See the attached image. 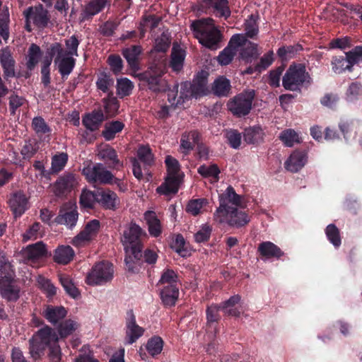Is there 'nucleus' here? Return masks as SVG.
Here are the masks:
<instances>
[{
  "label": "nucleus",
  "instance_id": "obj_53",
  "mask_svg": "<svg viewBox=\"0 0 362 362\" xmlns=\"http://www.w3.org/2000/svg\"><path fill=\"white\" fill-rule=\"evenodd\" d=\"M95 202H97V192L83 191L80 197V204L83 207L92 208Z\"/></svg>",
  "mask_w": 362,
  "mask_h": 362
},
{
  "label": "nucleus",
  "instance_id": "obj_37",
  "mask_svg": "<svg viewBox=\"0 0 362 362\" xmlns=\"http://www.w3.org/2000/svg\"><path fill=\"white\" fill-rule=\"evenodd\" d=\"M199 141V134L197 132H190L182 135L181 138L180 148L185 153L192 150L194 145Z\"/></svg>",
  "mask_w": 362,
  "mask_h": 362
},
{
  "label": "nucleus",
  "instance_id": "obj_19",
  "mask_svg": "<svg viewBox=\"0 0 362 362\" xmlns=\"http://www.w3.org/2000/svg\"><path fill=\"white\" fill-rule=\"evenodd\" d=\"M20 289L14 285L13 278L0 279V294L8 301H16L19 298Z\"/></svg>",
  "mask_w": 362,
  "mask_h": 362
},
{
  "label": "nucleus",
  "instance_id": "obj_56",
  "mask_svg": "<svg viewBox=\"0 0 362 362\" xmlns=\"http://www.w3.org/2000/svg\"><path fill=\"white\" fill-rule=\"evenodd\" d=\"M345 59L347 60V66H352L362 60V46L356 47L352 51L346 53Z\"/></svg>",
  "mask_w": 362,
  "mask_h": 362
},
{
  "label": "nucleus",
  "instance_id": "obj_51",
  "mask_svg": "<svg viewBox=\"0 0 362 362\" xmlns=\"http://www.w3.org/2000/svg\"><path fill=\"white\" fill-rule=\"evenodd\" d=\"M163 342L160 337H154L150 339L146 344L148 352L153 356L160 354L163 349Z\"/></svg>",
  "mask_w": 362,
  "mask_h": 362
},
{
  "label": "nucleus",
  "instance_id": "obj_58",
  "mask_svg": "<svg viewBox=\"0 0 362 362\" xmlns=\"http://www.w3.org/2000/svg\"><path fill=\"white\" fill-rule=\"evenodd\" d=\"M113 79L106 74H100L96 82L97 87L104 93L109 91L110 87L113 86Z\"/></svg>",
  "mask_w": 362,
  "mask_h": 362
},
{
  "label": "nucleus",
  "instance_id": "obj_48",
  "mask_svg": "<svg viewBox=\"0 0 362 362\" xmlns=\"http://www.w3.org/2000/svg\"><path fill=\"white\" fill-rule=\"evenodd\" d=\"M137 156L139 160L146 165L150 166L153 163V156L148 146H139L137 150Z\"/></svg>",
  "mask_w": 362,
  "mask_h": 362
},
{
  "label": "nucleus",
  "instance_id": "obj_20",
  "mask_svg": "<svg viewBox=\"0 0 362 362\" xmlns=\"http://www.w3.org/2000/svg\"><path fill=\"white\" fill-rule=\"evenodd\" d=\"M306 162V153L303 151H295L285 162V168L290 172L296 173L305 165Z\"/></svg>",
  "mask_w": 362,
  "mask_h": 362
},
{
  "label": "nucleus",
  "instance_id": "obj_22",
  "mask_svg": "<svg viewBox=\"0 0 362 362\" xmlns=\"http://www.w3.org/2000/svg\"><path fill=\"white\" fill-rule=\"evenodd\" d=\"M107 0H91L83 8L81 21H86L102 11L107 5Z\"/></svg>",
  "mask_w": 362,
  "mask_h": 362
},
{
  "label": "nucleus",
  "instance_id": "obj_49",
  "mask_svg": "<svg viewBox=\"0 0 362 362\" xmlns=\"http://www.w3.org/2000/svg\"><path fill=\"white\" fill-rule=\"evenodd\" d=\"M197 171L204 177H211L214 181H217L218 180L220 170L216 165H202L199 167Z\"/></svg>",
  "mask_w": 362,
  "mask_h": 362
},
{
  "label": "nucleus",
  "instance_id": "obj_54",
  "mask_svg": "<svg viewBox=\"0 0 362 362\" xmlns=\"http://www.w3.org/2000/svg\"><path fill=\"white\" fill-rule=\"evenodd\" d=\"M14 272L9 261L4 255H0V277L1 279L13 278Z\"/></svg>",
  "mask_w": 362,
  "mask_h": 362
},
{
  "label": "nucleus",
  "instance_id": "obj_36",
  "mask_svg": "<svg viewBox=\"0 0 362 362\" xmlns=\"http://www.w3.org/2000/svg\"><path fill=\"white\" fill-rule=\"evenodd\" d=\"M185 54L184 50L173 47L171 54L170 66L175 71H179L182 69Z\"/></svg>",
  "mask_w": 362,
  "mask_h": 362
},
{
  "label": "nucleus",
  "instance_id": "obj_61",
  "mask_svg": "<svg viewBox=\"0 0 362 362\" xmlns=\"http://www.w3.org/2000/svg\"><path fill=\"white\" fill-rule=\"evenodd\" d=\"M37 281L40 288L46 292L47 296L51 297L56 294L57 289L49 279L40 276Z\"/></svg>",
  "mask_w": 362,
  "mask_h": 362
},
{
  "label": "nucleus",
  "instance_id": "obj_64",
  "mask_svg": "<svg viewBox=\"0 0 362 362\" xmlns=\"http://www.w3.org/2000/svg\"><path fill=\"white\" fill-rule=\"evenodd\" d=\"M32 125L37 134H44L50 132L49 127L41 117H35L33 119Z\"/></svg>",
  "mask_w": 362,
  "mask_h": 362
},
{
  "label": "nucleus",
  "instance_id": "obj_28",
  "mask_svg": "<svg viewBox=\"0 0 362 362\" xmlns=\"http://www.w3.org/2000/svg\"><path fill=\"white\" fill-rule=\"evenodd\" d=\"M144 218L148 227V232L153 237H158L162 231L160 222L156 213L148 211L144 214Z\"/></svg>",
  "mask_w": 362,
  "mask_h": 362
},
{
  "label": "nucleus",
  "instance_id": "obj_16",
  "mask_svg": "<svg viewBox=\"0 0 362 362\" xmlns=\"http://www.w3.org/2000/svg\"><path fill=\"white\" fill-rule=\"evenodd\" d=\"M8 204L14 216L18 218L28 209V199L22 191H17L11 195Z\"/></svg>",
  "mask_w": 362,
  "mask_h": 362
},
{
  "label": "nucleus",
  "instance_id": "obj_25",
  "mask_svg": "<svg viewBox=\"0 0 362 362\" xmlns=\"http://www.w3.org/2000/svg\"><path fill=\"white\" fill-rule=\"evenodd\" d=\"M259 254L267 258H280L284 255L281 250L274 243L270 241H266L260 243L258 247Z\"/></svg>",
  "mask_w": 362,
  "mask_h": 362
},
{
  "label": "nucleus",
  "instance_id": "obj_1",
  "mask_svg": "<svg viewBox=\"0 0 362 362\" xmlns=\"http://www.w3.org/2000/svg\"><path fill=\"white\" fill-rule=\"evenodd\" d=\"M219 206L214 214V220L220 224L239 228L250 221V217L244 211L246 207L245 199L238 194L231 186L218 196Z\"/></svg>",
  "mask_w": 362,
  "mask_h": 362
},
{
  "label": "nucleus",
  "instance_id": "obj_23",
  "mask_svg": "<svg viewBox=\"0 0 362 362\" xmlns=\"http://www.w3.org/2000/svg\"><path fill=\"white\" fill-rule=\"evenodd\" d=\"M0 63L2 68L4 69V72L6 77L14 76L15 61L8 48L6 47L1 50Z\"/></svg>",
  "mask_w": 362,
  "mask_h": 362
},
{
  "label": "nucleus",
  "instance_id": "obj_55",
  "mask_svg": "<svg viewBox=\"0 0 362 362\" xmlns=\"http://www.w3.org/2000/svg\"><path fill=\"white\" fill-rule=\"evenodd\" d=\"M236 51L234 47L231 46L226 47L218 56L217 60L221 65H228L229 64L234 56L236 54Z\"/></svg>",
  "mask_w": 362,
  "mask_h": 362
},
{
  "label": "nucleus",
  "instance_id": "obj_14",
  "mask_svg": "<svg viewBox=\"0 0 362 362\" xmlns=\"http://www.w3.org/2000/svg\"><path fill=\"white\" fill-rule=\"evenodd\" d=\"M144 333V329L140 327L136 321L135 315L131 310L127 313L125 329V344H132Z\"/></svg>",
  "mask_w": 362,
  "mask_h": 362
},
{
  "label": "nucleus",
  "instance_id": "obj_40",
  "mask_svg": "<svg viewBox=\"0 0 362 362\" xmlns=\"http://www.w3.org/2000/svg\"><path fill=\"white\" fill-rule=\"evenodd\" d=\"M98 156L101 159L110 161V165L113 167L122 165L117 158L115 150L111 147L107 146L102 148L98 153Z\"/></svg>",
  "mask_w": 362,
  "mask_h": 362
},
{
  "label": "nucleus",
  "instance_id": "obj_57",
  "mask_svg": "<svg viewBox=\"0 0 362 362\" xmlns=\"http://www.w3.org/2000/svg\"><path fill=\"white\" fill-rule=\"evenodd\" d=\"M170 38L168 33H163L159 37L155 40L154 50L156 52H165L170 46Z\"/></svg>",
  "mask_w": 362,
  "mask_h": 362
},
{
  "label": "nucleus",
  "instance_id": "obj_29",
  "mask_svg": "<svg viewBox=\"0 0 362 362\" xmlns=\"http://www.w3.org/2000/svg\"><path fill=\"white\" fill-rule=\"evenodd\" d=\"M240 296H233L228 300L220 305L221 310L226 315L238 317L242 313L241 310L236 307V305L240 302Z\"/></svg>",
  "mask_w": 362,
  "mask_h": 362
},
{
  "label": "nucleus",
  "instance_id": "obj_63",
  "mask_svg": "<svg viewBox=\"0 0 362 362\" xmlns=\"http://www.w3.org/2000/svg\"><path fill=\"white\" fill-rule=\"evenodd\" d=\"M212 228L207 224L202 225L200 229L194 234L195 241L197 243H202L207 241L209 239Z\"/></svg>",
  "mask_w": 362,
  "mask_h": 362
},
{
  "label": "nucleus",
  "instance_id": "obj_34",
  "mask_svg": "<svg viewBox=\"0 0 362 362\" xmlns=\"http://www.w3.org/2000/svg\"><path fill=\"white\" fill-rule=\"evenodd\" d=\"M124 127V123L120 121L107 122L105 125V129L103 131L102 134L107 141H110L113 139L115 137V135L120 132Z\"/></svg>",
  "mask_w": 362,
  "mask_h": 362
},
{
  "label": "nucleus",
  "instance_id": "obj_33",
  "mask_svg": "<svg viewBox=\"0 0 362 362\" xmlns=\"http://www.w3.org/2000/svg\"><path fill=\"white\" fill-rule=\"evenodd\" d=\"M179 288L177 286L163 287L160 291V297L163 303L166 305H175L178 298Z\"/></svg>",
  "mask_w": 362,
  "mask_h": 362
},
{
  "label": "nucleus",
  "instance_id": "obj_31",
  "mask_svg": "<svg viewBox=\"0 0 362 362\" xmlns=\"http://www.w3.org/2000/svg\"><path fill=\"white\" fill-rule=\"evenodd\" d=\"M178 175H168L165 182L157 188V192L162 194H175L178 190Z\"/></svg>",
  "mask_w": 362,
  "mask_h": 362
},
{
  "label": "nucleus",
  "instance_id": "obj_32",
  "mask_svg": "<svg viewBox=\"0 0 362 362\" xmlns=\"http://www.w3.org/2000/svg\"><path fill=\"white\" fill-rule=\"evenodd\" d=\"M243 136L247 144H258L263 141L264 132L259 127H249L245 129Z\"/></svg>",
  "mask_w": 362,
  "mask_h": 362
},
{
  "label": "nucleus",
  "instance_id": "obj_24",
  "mask_svg": "<svg viewBox=\"0 0 362 362\" xmlns=\"http://www.w3.org/2000/svg\"><path fill=\"white\" fill-rule=\"evenodd\" d=\"M42 315L50 323L55 325L66 316V310L62 306L47 305Z\"/></svg>",
  "mask_w": 362,
  "mask_h": 362
},
{
  "label": "nucleus",
  "instance_id": "obj_10",
  "mask_svg": "<svg viewBox=\"0 0 362 362\" xmlns=\"http://www.w3.org/2000/svg\"><path fill=\"white\" fill-rule=\"evenodd\" d=\"M82 173L92 184L112 185L114 180L112 173L101 163L88 164L83 168Z\"/></svg>",
  "mask_w": 362,
  "mask_h": 362
},
{
  "label": "nucleus",
  "instance_id": "obj_42",
  "mask_svg": "<svg viewBox=\"0 0 362 362\" xmlns=\"http://www.w3.org/2000/svg\"><path fill=\"white\" fill-rule=\"evenodd\" d=\"M78 327L79 324L76 321L66 320L59 325L58 332L62 338H65L76 331Z\"/></svg>",
  "mask_w": 362,
  "mask_h": 362
},
{
  "label": "nucleus",
  "instance_id": "obj_62",
  "mask_svg": "<svg viewBox=\"0 0 362 362\" xmlns=\"http://www.w3.org/2000/svg\"><path fill=\"white\" fill-rule=\"evenodd\" d=\"M26 100L24 98L13 93L9 97V110L12 115H15L18 108L24 105Z\"/></svg>",
  "mask_w": 362,
  "mask_h": 362
},
{
  "label": "nucleus",
  "instance_id": "obj_47",
  "mask_svg": "<svg viewBox=\"0 0 362 362\" xmlns=\"http://www.w3.org/2000/svg\"><path fill=\"white\" fill-rule=\"evenodd\" d=\"M134 88L133 83L127 78H122L117 80V92L120 98L129 95Z\"/></svg>",
  "mask_w": 362,
  "mask_h": 362
},
{
  "label": "nucleus",
  "instance_id": "obj_52",
  "mask_svg": "<svg viewBox=\"0 0 362 362\" xmlns=\"http://www.w3.org/2000/svg\"><path fill=\"white\" fill-rule=\"evenodd\" d=\"M206 204L207 201L205 199L191 200L186 206V211L193 216H197L202 213V209Z\"/></svg>",
  "mask_w": 362,
  "mask_h": 362
},
{
  "label": "nucleus",
  "instance_id": "obj_4",
  "mask_svg": "<svg viewBox=\"0 0 362 362\" xmlns=\"http://www.w3.org/2000/svg\"><path fill=\"white\" fill-rule=\"evenodd\" d=\"M80 41L77 37L72 35L65 40V49L59 42L52 44L48 48V52L51 55H56L54 62L63 78L68 76L75 66L76 59L74 57L78 56V47Z\"/></svg>",
  "mask_w": 362,
  "mask_h": 362
},
{
  "label": "nucleus",
  "instance_id": "obj_15",
  "mask_svg": "<svg viewBox=\"0 0 362 362\" xmlns=\"http://www.w3.org/2000/svg\"><path fill=\"white\" fill-rule=\"evenodd\" d=\"M23 14L25 19L33 21V23L39 28H45L49 21L48 11L42 6L30 7L24 11Z\"/></svg>",
  "mask_w": 362,
  "mask_h": 362
},
{
  "label": "nucleus",
  "instance_id": "obj_27",
  "mask_svg": "<svg viewBox=\"0 0 362 362\" xmlns=\"http://www.w3.org/2000/svg\"><path fill=\"white\" fill-rule=\"evenodd\" d=\"M74 256V251L69 245H60L54 251V260L62 264L71 262Z\"/></svg>",
  "mask_w": 362,
  "mask_h": 362
},
{
  "label": "nucleus",
  "instance_id": "obj_12",
  "mask_svg": "<svg viewBox=\"0 0 362 362\" xmlns=\"http://www.w3.org/2000/svg\"><path fill=\"white\" fill-rule=\"evenodd\" d=\"M197 8L202 12L212 13L215 16L225 19L231 13L228 0H200Z\"/></svg>",
  "mask_w": 362,
  "mask_h": 362
},
{
  "label": "nucleus",
  "instance_id": "obj_13",
  "mask_svg": "<svg viewBox=\"0 0 362 362\" xmlns=\"http://www.w3.org/2000/svg\"><path fill=\"white\" fill-rule=\"evenodd\" d=\"M163 71L161 66H151L150 69L141 74L140 79L146 81L148 88L153 92L165 91L168 88V83L161 78Z\"/></svg>",
  "mask_w": 362,
  "mask_h": 362
},
{
  "label": "nucleus",
  "instance_id": "obj_41",
  "mask_svg": "<svg viewBox=\"0 0 362 362\" xmlns=\"http://www.w3.org/2000/svg\"><path fill=\"white\" fill-rule=\"evenodd\" d=\"M160 21V17L153 15H148L144 17L143 21L140 24L141 37L144 36L146 29L152 30L157 28Z\"/></svg>",
  "mask_w": 362,
  "mask_h": 362
},
{
  "label": "nucleus",
  "instance_id": "obj_3",
  "mask_svg": "<svg viewBox=\"0 0 362 362\" xmlns=\"http://www.w3.org/2000/svg\"><path fill=\"white\" fill-rule=\"evenodd\" d=\"M59 337L54 329L46 325L39 329L29 340V352L31 357L37 359L49 348L48 356L52 362H60L62 351L58 344Z\"/></svg>",
  "mask_w": 362,
  "mask_h": 362
},
{
  "label": "nucleus",
  "instance_id": "obj_43",
  "mask_svg": "<svg viewBox=\"0 0 362 362\" xmlns=\"http://www.w3.org/2000/svg\"><path fill=\"white\" fill-rule=\"evenodd\" d=\"M59 281L66 291V292L72 298H76L79 296L80 293L78 288L72 282L71 278L68 275L62 274L59 276Z\"/></svg>",
  "mask_w": 362,
  "mask_h": 362
},
{
  "label": "nucleus",
  "instance_id": "obj_50",
  "mask_svg": "<svg viewBox=\"0 0 362 362\" xmlns=\"http://www.w3.org/2000/svg\"><path fill=\"white\" fill-rule=\"evenodd\" d=\"M326 235L330 243L336 247L341 245V238L339 229L334 224H329L325 230Z\"/></svg>",
  "mask_w": 362,
  "mask_h": 362
},
{
  "label": "nucleus",
  "instance_id": "obj_7",
  "mask_svg": "<svg viewBox=\"0 0 362 362\" xmlns=\"http://www.w3.org/2000/svg\"><path fill=\"white\" fill-rule=\"evenodd\" d=\"M304 83H310V77L303 64L291 65L282 78L286 90H297Z\"/></svg>",
  "mask_w": 362,
  "mask_h": 362
},
{
  "label": "nucleus",
  "instance_id": "obj_21",
  "mask_svg": "<svg viewBox=\"0 0 362 362\" xmlns=\"http://www.w3.org/2000/svg\"><path fill=\"white\" fill-rule=\"evenodd\" d=\"M45 245L42 242L27 246L23 251L22 255L25 259L29 262H34L46 255Z\"/></svg>",
  "mask_w": 362,
  "mask_h": 362
},
{
  "label": "nucleus",
  "instance_id": "obj_46",
  "mask_svg": "<svg viewBox=\"0 0 362 362\" xmlns=\"http://www.w3.org/2000/svg\"><path fill=\"white\" fill-rule=\"evenodd\" d=\"M177 275L175 272L172 269H167L163 272L158 284L163 285V287H171V286H177Z\"/></svg>",
  "mask_w": 362,
  "mask_h": 362
},
{
  "label": "nucleus",
  "instance_id": "obj_26",
  "mask_svg": "<svg viewBox=\"0 0 362 362\" xmlns=\"http://www.w3.org/2000/svg\"><path fill=\"white\" fill-rule=\"evenodd\" d=\"M141 52V47L139 45H134L122 50V54L126 59L130 68L134 71L139 70L138 59Z\"/></svg>",
  "mask_w": 362,
  "mask_h": 362
},
{
  "label": "nucleus",
  "instance_id": "obj_45",
  "mask_svg": "<svg viewBox=\"0 0 362 362\" xmlns=\"http://www.w3.org/2000/svg\"><path fill=\"white\" fill-rule=\"evenodd\" d=\"M68 160V155L66 153H59L54 155L52 159L51 172L57 173L63 170Z\"/></svg>",
  "mask_w": 362,
  "mask_h": 362
},
{
  "label": "nucleus",
  "instance_id": "obj_35",
  "mask_svg": "<svg viewBox=\"0 0 362 362\" xmlns=\"http://www.w3.org/2000/svg\"><path fill=\"white\" fill-rule=\"evenodd\" d=\"M78 220V213L75 210H71L68 212H61L54 219V221L58 224L65 225L71 228L74 227Z\"/></svg>",
  "mask_w": 362,
  "mask_h": 362
},
{
  "label": "nucleus",
  "instance_id": "obj_2",
  "mask_svg": "<svg viewBox=\"0 0 362 362\" xmlns=\"http://www.w3.org/2000/svg\"><path fill=\"white\" fill-rule=\"evenodd\" d=\"M208 73L201 71L198 73L192 83L185 81L179 86L175 85L173 89L168 93V100L170 106L164 105L158 112L157 115L160 119H165L169 116L171 108H175L192 98H199L209 93L207 86Z\"/></svg>",
  "mask_w": 362,
  "mask_h": 362
},
{
  "label": "nucleus",
  "instance_id": "obj_11",
  "mask_svg": "<svg viewBox=\"0 0 362 362\" xmlns=\"http://www.w3.org/2000/svg\"><path fill=\"white\" fill-rule=\"evenodd\" d=\"M100 228L98 220L93 219L87 222L78 234L73 238L71 243L76 247L88 245L95 239Z\"/></svg>",
  "mask_w": 362,
  "mask_h": 362
},
{
  "label": "nucleus",
  "instance_id": "obj_38",
  "mask_svg": "<svg viewBox=\"0 0 362 362\" xmlns=\"http://www.w3.org/2000/svg\"><path fill=\"white\" fill-rule=\"evenodd\" d=\"M230 90L229 80L219 77L214 82L213 91L218 96H227Z\"/></svg>",
  "mask_w": 362,
  "mask_h": 362
},
{
  "label": "nucleus",
  "instance_id": "obj_9",
  "mask_svg": "<svg viewBox=\"0 0 362 362\" xmlns=\"http://www.w3.org/2000/svg\"><path fill=\"white\" fill-rule=\"evenodd\" d=\"M113 265L109 262L96 263L88 273L86 283L90 286L103 285L113 279Z\"/></svg>",
  "mask_w": 362,
  "mask_h": 362
},
{
  "label": "nucleus",
  "instance_id": "obj_5",
  "mask_svg": "<svg viewBox=\"0 0 362 362\" xmlns=\"http://www.w3.org/2000/svg\"><path fill=\"white\" fill-rule=\"evenodd\" d=\"M191 28L194 37L203 46L211 49H218L222 35L212 18H202L194 21L191 24Z\"/></svg>",
  "mask_w": 362,
  "mask_h": 362
},
{
  "label": "nucleus",
  "instance_id": "obj_6",
  "mask_svg": "<svg viewBox=\"0 0 362 362\" xmlns=\"http://www.w3.org/2000/svg\"><path fill=\"white\" fill-rule=\"evenodd\" d=\"M255 96L254 90H245L230 98L227 103V108L237 117H245L252 110Z\"/></svg>",
  "mask_w": 362,
  "mask_h": 362
},
{
  "label": "nucleus",
  "instance_id": "obj_18",
  "mask_svg": "<svg viewBox=\"0 0 362 362\" xmlns=\"http://www.w3.org/2000/svg\"><path fill=\"white\" fill-rule=\"evenodd\" d=\"M77 184L76 179L71 173H68L59 178L54 186V193L61 197L70 192Z\"/></svg>",
  "mask_w": 362,
  "mask_h": 362
},
{
  "label": "nucleus",
  "instance_id": "obj_44",
  "mask_svg": "<svg viewBox=\"0 0 362 362\" xmlns=\"http://www.w3.org/2000/svg\"><path fill=\"white\" fill-rule=\"evenodd\" d=\"M279 139L285 146L291 147L295 144L299 143L298 134L293 129H288L281 132L279 136Z\"/></svg>",
  "mask_w": 362,
  "mask_h": 362
},
{
  "label": "nucleus",
  "instance_id": "obj_59",
  "mask_svg": "<svg viewBox=\"0 0 362 362\" xmlns=\"http://www.w3.org/2000/svg\"><path fill=\"white\" fill-rule=\"evenodd\" d=\"M332 65L336 74H341L345 70H351V67L347 66V60L342 56L333 57Z\"/></svg>",
  "mask_w": 362,
  "mask_h": 362
},
{
  "label": "nucleus",
  "instance_id": "obj_60",
  "mask_svg": "<svg viewBox=\"0 0 362 362\" xmlns=\"http://www.w3.org/2000/svg\"><path fill=\"white\" fill-rule=\"evenodd\" d=\"M226 137L230 146L233 148H238L241 144V134L236 129L226 131Z\"/></svg>",
  "mask_w": 362,
  "mask_h": 362
},
{
  "label": "nucleus",
  "instance_id": "obj_39",
  "mask_svg": "<svg viewBox=\"0 0 362 362\" xmlns=\"http://www.w3.org/2000/svg\"><path fill=\"white\" fill-rule=\"evenodd\" d=\"M41 55L40 47L35 44H32L28 52L27 67L28 69L32 70L34 69L38 63Z\"/></svg>",
  "mask_w": 362,
  "mask_h": 362
},
{
  "label": "nucleus",
  "instance_id": "obj_8",
  "mask_svg": "<svg viewBox=\"0 0 362 362\" xmlns=\"http://www.w3.org/2000/svg\"><path fill=\"white\" fill-rule=\"evenodd\" d=\"M143 233L146 235L138 225L132 223L124 230L122 238L126 252L131 253L137 259L141 257L142 245L140 238Z\"/></svg>",
  "mask_w": 362,
  "mask_h": 362
},
{
  "label": "nucleus",
  "instance_id": "obj_30",
  "mask_svg": "<svg viewBox=\"0 0 362 362\" xmlns=\"http://www.w3.org/2000/svg\"><path fill=\"white\" fill-rule=\"evenodd\" d=\"M103 119V113L98 111L86 115L82 122L88 129L95 131L99 128Z\"/></svg>",
  "mask_w": 362,
  "mask_h": 362
},
{
  "label": "nucleus",
  "instance_id": "obj_17",
  "mask_svg": "<svg viewBox=\"0 0 362 362\" xmlns=\"http://www.w3.org/2000/svg\"><path fill=\"white\" fill-rule=\"evenodd\" d=\"M97 202L107 209L115 210L120 206V199L117 194L110 189L97 191Z\"/></svg>",
  "mask_w": 362,
  "mask_h": 362
}]
</instances>
